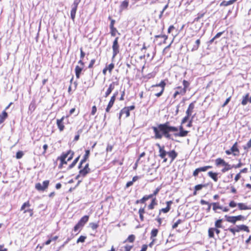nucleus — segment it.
<instances>
[{
  "label": "nucleus",
  "mask_w": 251,
  "mask_h": 251,
  "mask_svg": "<svg viewBox=\"0 0 251 251\" xmlns=\"http://www.w3.org/2000/svg\"><path fill=\"white\" fill-rule=\"evenodd\" d=\"M151 128L154 133V138L160 139L163 136L168 139L171 138V135L169 133L173 132V126L170 125L169 122L152 126Z\"/></svg>",
  "instance_id": "f257e3e1"
},
{
  "label": "nucleus",
  "mask_w": 251,
  "mask_h": 251,
  "mask_svg": "<svg viewBox=\"0 0 251 251\" xmlns=\"http://www.w3.org/2000/svg\"><path fill=\"white\" fill-rule=\"evenodd\" d=\"M225 218L227 222L233 224H235L236 222L238 221H244L246 219V218L241 215L235 216H230L226 215L225 216Z\"/></svg>",
  "instance_id": "f03ea898"
},
{
  "label": "nucleus",
  "mask_w": 251,
  "mask_h": 251,
  "mask_svg": "<svg viewBox=\"0 0 251 251\" xmlns=\"http://www.w3.org/2000/svg\"><path fill=\"white\" fill-rule=\"evenodd\" d=\"M178 131V129L177 127L174 126V136L175 137L180 136V137H185L187 135L188 133V131L185 130L184 129L183 126L181 125L179 126V132L176 133V132Z\"/></svg>",
  "instance_id": "7ed1b4c3"
},
{
  "label": "nucleus",
  "mask_w": 251,
  "mask_h": 251,
  "mask_svg": "<svg viewBox=\"0 0 251 251\" xmlns=\"http://www.w3.org/2000/svg\"><path fill=\"white\" fill-rule=\"evenodd\" d=\"M159 156L161 158L164 159L163 162H166L167 158H165V156L167 154H168V156L171 158V162L173 161V150L170 151L169 152H167L163 149V148H160L159 150Z\"/></svg>",
  "instance_id": "20e7f679"
},
{
  "label": "nucleus",
  "mask_w": 251,
  "mask_h": 251,
  "mask_svg": "<svg viewBox=\"0 0 251 251\" xmlns=\"http://www.w3.org/2000/svg\"><path fill=\"white\" fill-rule=\"evenodd\" d=\"M118 40L119 37H117L114 39L113 45H112V50H113V56L112 58H114L115 57V56L117 55L118 53L119 52V45L118 43Z\"/></svg>",
  "instance_id": "39448f33"
},
{
  "label": "nucleus",
  "mask_w": 251,
  "mask_h": 251,
  "mask_svg": "<svg viewBox=\"0 0 251 251\" xmlns=\"http://www.w3.org/2000/svg\"><path fill=\"white\" fill-rule=\"evenodd\" d=\"M50 181L49 180H45L43 182V185L40 183H37L35 184V188L40 191H44L48 188Z\"/></svg>",
  "instance_id": "423d86ee"
},
{
  "label": "nucleus",
  "mask_w": 251,
  "mask_h": 251,
  "mask_svg": "<svg viewBox=\"0 0 251 251\" xmlns=\"http://www.w3.org/2000/svg\"><path fill=\"white\" fill-rule=\"evenodd\" d=\"M118 85V82L115 81V82H112L109 85V87L106 91L105 95L104 97L105 98H107L112 92V91L114 90L115 88V85Z\"/></svg>",
  "instance_id": "0eeeda50"
},
{
  "label": "nucleus",
  "mask_w": 251,
  "mask_h": 251,
  "mask_svg": "<svg viewBox=\"0 0 251 251\" xmlns=\"http://www.w3.org/2000/svg\"><path fill=\"white\" fill-rule=\"evenodd\" d=\"M165 85H166V83H165V81L162 80L161 81V82L159 83V84H157L155 85L152 86L153 87H160L161 88V91L159 93H157L155 94V95L156 97H159L162 95Z\"/></svg>",
  "instance_id": "6e6552de"
},
{
  "label": "nucleus",
  "mask_w": 251,
  "mask_h": 251,
  "mask_svg": "<svg viewBox=\"0 0 251 251\" xmlns=\"http://www.w3.org/2000/svg\"><path fill=\"white\" fill-rule=\"evenodd\" d=\"M219 175H221V174L220 173L213 172L212 171H209L207 173L208 176L212 179L214 182L218 181Z\"/></svg>",
  "instance_id": "1a4fd4ad"
},
{
  "label": "nucleus",
  "mask_w": 251,
  "mask_h": 251,
  "mask_svg": "<svg viewBox=\"0 0 251 251\" xmlns=\"http://www.w3.org/2000/svg\"><path fill=\"white\" fill-rule=\"evenodd\" d=\"M237 232H240V231H245L247 232H250V230L249 227L245 225H236L235 226Z\"/></svg>",
  "instance_id": "9d476101"
},
{
  "label": "nucleus",
  "mask_w": 251,
  "mask_h": 251,
  "mask_svg": "<svg viewBox=\"0 0 251 251\" xmlns=\"http://www.w3.org/2000/svg\"><path fill=\"white\" fill-rule=\"evenodd\" d=\"M186 93V90L185 88H182V87H177L176 88V90L174 93V98H175L177 95H183Z\"/></svg>",
  "instance_id": "9b49d317"
},
{
  "label": "nucleus",
  "mask_w": 251,
  "mask_h": 251,
  "mask_svg": "<svg viewBox=\"0 0 251 251\" xmlns=\"http://www.w3.org/2000/svg\"><path fill=\"white\" fill-rule=\"evenodd\" d=\"M150 199H152L151 196L150 195H145L140 200H137L135 201V204H138L139 203H145L147 201L149 200Z\"/></svg>",
  "instance_id": "f8f14e48"
},
{
  "label": "nucleus",
  "mask_w": 251,
  "mask_h": 251,
  "mask_svg": "<svg viewBox=\"0 0 251 251\" xmlns=\"http://www.w3.org/2000/svg\"><path fill=\"white\" fill-rule=\"evenodd\" d=\"M64 119V117L63 116L61 119H57L56 121L57 127L60 131H63L64 129V126L63 123Z\"/></svg>",
  "instance_id": "ddd939ff"
},
{
  "label": "nucleus",
  "mask_w": 251,
  "mask_h": 251,
  "mask_svg": "<svg viewBox=\"0 0 251 251\" xmlns=\"http://www.w3.org/2000/svg\"><path fill=\"white\" fill-rule=\"evenodd\" d=\"M89 216L88 215H85L83 216L78 222L79 225L81 226H84L85 224L88 221Z\"/></svg>",
  "instance_id": "4468645a"
},
{
  "label": "nucleus",
  "mask_w": 251,
  "mask_h": 251,
  "mask_svg": "<svg viewBox=\"0 0 251 251\" xmlns=\"http://www.w3.org/2000/svg\"><path fill=\"white\" fill-rule=\"evenodd\" d=\"M72 9L71 11V18L72 20L74 21L75 17V14L77 9V6L75 5L74 4H72Z\"/></svg>",
  "instance_id": "2eb2a0df"
},
{
  "label": "nucleus",
  "mask_w": 251,
  "mask_h": 251,
  "mask_svg": "<svg viewBox=\"0 0 251 251\" xmlns=\"http://www.w3.org/2000/svg\"><path fill=\"white\" fill-rule=\"evenodd\" d=\"M215 165L217 167L224 166L227 162H226L224 159L221 158H217L215 161Z\"/></svg>",
  "instance_id": "dca6fc26"
},
{
  "label": "nucleus",
  "mask_w": 251,
  "mask_h": 251,
  "mask_svg": "<svg viewBox=\"0 0 251 251\" xmlns=\"http://www.w3.org/2000/svg\"><path fill=\"white\" fill-rule=\"evenodd\" d=\"M196 103V101H194L191 102L186 110V114L188 115H192V112L193 111L194 108H195V103Z\"/></svg>",
  "instance_id": "f3484780"
},
{
  "label": "nucleus",
  "mask_w": 251,
  "mask_h": 251,
  "mask_svg": "<svg viewBox=\"0 0 251 251\" xmlns=\"http://www.w3.org/2000/svg\"><path fill=\"white\" fill-rule=\"evenodd\" d=\"M231 151L234 155H237L239 153V150L238 148L237 142H235L231 148Z\"/></svg>",
  "instance_id": "a211bd4d"
},
{
  "label": "nucleus",
  "mask_w": 251,
  "mask_h": 251,
  "mask_svg": "<svg viewBox=\"0 0 251 251\" xmlns=\"http://www.w3.org/2000/svg\"><path fill=\"white\" fill-rule=\"evenodd\" d=\"M212 206H213V210L215 213H220V211H218V209H222L223 206L220 205L219 202H212Z\"/></svg>",
  "instance_id": "6ab92c4d"
},
{
  "label": "nucleus",
  "mask_w": 251,
  "mask_h": 251,
  "mask_svg": "<svg viewBox=\"0 0 251 251\" xmlns=\"http://www.w3.org/2000/svg\"><path fill=\"white\" fill-rule=\"evenodd\" d=\"M123 114H126V117L127 118L130 116V111L126 107L123 108L119 113V119H121V116Z\"/></svg>",
  "instance_id": "aec40b11"
},
{
  "label": "nucleus",
  "mask_w": 251,
  "mask_h": 251,
  "mask_svg": "<svg viewBox=\"0 0 251 251\" xmlns=\"http://www.w3.org/2000/svg\"><path fill=\"white\" fill-rule=\"evenodd\" d=\"M90 172L91 171H89L84 167L81 169L78 172L79 175H81V177H85L87 175V174H89Z\"/></svg>",
  "instance_id": "412c9836"
},
{
  "label": "nucleus",
  "mask_w": 251,
  "mask_h": 251,
  "mask_svg": "<svg viewBox=\"0 0 251 251\" xmlns=\"http://www.w3.org/2000/svg\"><path fill=\"white\" fill-rule=\"evenodd\" d=\"M83 67H80L78 65L75 66V71L76 77L77 79L80 78V75H81L82 71L83 70Z\"/></svg>",
  "instance_id": "4be33fe9"
},
{
  "label": "nucleus",
  "mask_w": 251,
  "mask_h": 251,
  "mask_svg": "<svg viewBox=\"0 0 251 251\" xmlns=\"http://www.w3.org/2000/svg\"><path fill=\"white\" fill-rule=\"evenodd\" d=\"M8 117V113L3 110L2 112L0 114V125L4 122V121Z\"/></svg>",
  "instance_id": "5701e85b"
},
{
  "label": "nucleus",
  "mask_w": 251,
  "mask_h": 251,
  "mask_svg": "<svg viewBox=\"0 0 251 251\" xmlns=\"http://www.w3.org/2000/svg\"><path fill=\"white\" fill-rule=\"evenodd\" d=\"M248 102H249V94L247 93L245 96H243L241 104L243 105H246Z\"/></svg>",
  "instance_id": "b1692460"
},
{
  "label": "nucleus",
  "mask_w": 251,
  "mask_h": 251,
  "mask_svg": "<svg viewBox=\"0 0 251 251\" xmlns=\"http://www.w3.org/2000/svg\"><path fill=\"white\" fill-rule=\"evenodd\" d=\"M200 43H201L200 39H197L195 41V44L193 45V47L191 49V51H194L197 50L200 46Z\"/></svg>",
  "instance_id": "393cba45"
},
{
  "label": "nucleus",
  "mask_w": 251,
  "mask_h": 251,
  "mask_svg": "<svg viewBox=\"0 0 251 251\" xmlns=\"http://www.w3.org/2000/svg\"><path fill=\"white\" fill-rule=\"evenodd\" d=\"M156 199L155 198H152L151 203L148 205L149 209H153L155 205H157Z\"/></svg>",
  "instance_id": "a878e982"
},
{
  "label": "nucleus",
  "mask_w": 251,
  "mask_h": 251,
  "mask_svg": "<svg viewBox=\"0 0 251 251\" xmlns=\"http://www.w3.org/2000/svg\"><path fill=\"white\" fill-rule=\"evenodd\" d=\"M238 208L240 210H248V209H251V207L250 206H248L245 204L244 203H238L237 204Z\"/></svg>",
  "instance_id": "bb28decb"
},
{
  "label": "nucleus",
  "mask_w": 251,
  "mask_h": 251,
  "mask_svg": "<svg viewBox=\"0 0 251 251\" xmlns=\"http://www.w3.org/2000/svg\"><path fill=\"white\" fill-rule=\"evenodd\" d=\"M172 44H173V40L171 41V43L169 45H168L167 47H166L163 51V53L164 55H166L167 57H171V53L169 54V55H167V53L168 52V51L171 46Z\"/></svg>",
  "instance_id": "cd10ccee"
},
{
  "label": "nucleus",
  "mask_w": 251,
  "mask_h": 251,
  "mask_svg": "<svg viewBox=\"0 0 251 251\" xmlns=\"http://www.w3.org/2000/svg\"><path fill=\"white\" fill-rule=\"evenodd\" d=\"M223 219H219L215 221V226L216 228H223V226L222 225V222H223Z\"/></svg>",
  "instance_id": "c85d7f7f"
},
{
  "label": "nucleus",
  "mask_w": 251,
  "mask_h": 251,
  "mask_svg": "<svg viewBox=\"0 0 251 251\" xmlns=\"http://www.w3.org/2000/svg\"><path fill=\"white\" fill-rule=\"evenodd\" d=\"M128 1L127 0H125L123 1L120 5V10L122 11L125 9L127 8L128 6Z\"/></svg>",
  "instance_id": "c756f323"
},
{
  "label": "nucleus",
  "mask_w": 251,
  "mask_h": 251,
  "mask_svg": "<svg viewBox=\"0 0 251 251\" xmlns=\"http://www.w3.org/2000/svg\"><path fill=\"white\" fill-rule=\"evenodd\" d=\"M90 150H86L85 151V154L84 155V156H83V158L81 160H82V161H84L85 162L88 160L90 155Z\"/></svg>",
  "instance_id": "7c9ffc66"
},
{
  "label": "nucleus",
  "mask_w": 251,
  "mask_h": 251,
  "mask_svg": "<svg viewBox=\"0 0 251 251\" xmlns=\"http://www.w3.org/2000/svg\"><path fill=\"white\" fill-rule=\"evenodd\" d=\"M79 157H80V156H78V157H77L74 160L73 162L69 166L68 168V170H70L75 167V166L76 165V164L78 161V160L79 159Z\"/></svg>",
  "instance_id": "2f4dec72"
},
{
  "label": "nucleus",
  "mask_w": 251,
  "mask_h": 251,
  "mask_svg": "<svg viewBox=\"0 0 251 251\" xmlns=\"http://www.w3.org/2000/svg\"><path fill=\"white\" fill-rule=\"evenodd\" d=\"M237 0H230L229 1H223L220 3V6H226L228 5H229L230 4H232L235 1H236Z\"/></svg>",
  "instance_id": "473e14b6"
},
{
  "label": "nucleus",
  "mask_w": 251,
  "mask_h": 251,
  "mask_svg": "<svg viewBox=\"0 0 251 251\" xmlns=\"http://www.w3.org/2000/svg\"><path fill=\"white\" fill-rule=\"evenodd\" d=\"M224 166L225 167L221 170V172L223 173H224L231 169V165L229 164L228 163H226V164Z\"/></svg>",
  "instance_id": "72a5a7b5"
},
{
  "label": "nucleus",
  "mask_w": 251,
  "mask_h": 251,
  "mask_svg": "<svg viewBox=\"0 0 251 251\" xmlns=\"http://www.w3.org/2000/svg\"><path fill=\"white\" fill-rule=\"evenodd\" d=\"M208 183L204 184H198L195 186V189H196V191H200V190H201L202 189V188L206 187L208 185Z\"/></svg>",
  "instance_id": "f704fd0d"
},
{
  "label": "nucleus",
  "mask_w": 251,
  "mask_h": 251,
  "mask_svg": "<svg viewBox=\"0 0 251 251\" xmlns=\"http://www.w3.org/2000/svg\"><path fill=\"white\" fill-rule=\"evenodd\" d=\"M135 237L134 235L131 234V235L128 236V237H127L126 240L124 242V243H125V242H127V241H128L129 242H130V243H133L134 241V240H135Z\"/></svg>",
  "instance_id": "c9c22d12"
},
{
  "label": "nucleus",
  "mask_w": 251,
  "mask_h": 251,
  "mask_svg": "<svg viewBox=\"0 0 251 251\" xmlns=\"http://www.w3.org/2000/svg\"><path fill=\"white\" fill-rule=\"evenodd\" d=\"M214 227H210L208 229V236L209 238H214Z\"/></svg>",
  "instance_id": "e433bc0d"
},
{
  "label": "nucleus",
  "mask_w": 251,
  "mask_h": 251,
  "mask_svg": "<svg viewBox=\"0 0 251 251\" xmlns=\"http://www.w3.org/2000/svg\"><path fill=\"white\" fill-rule=\"evenodd\" d=\"M36 108L35 102L34 101H32L29 106V110L31 112H33Z\"/></svg>",
  "instance_id": "4c0bfd02"
},
{
  "label": "nucleus",
  "mask_w": 251,
  "mask_h": 251,
  "mask_svg": "<svg viewBox=\"0 0 251 251\" xmlns=\"http://www.w3.org/2000/svg\"><path fill=\"white\" fill-rule=\"evenodd\" d=\"M110 34L112 36H115L116 33L117 32L119 35L120 34L119 32H118L117 28L116 27L110 28Z\"/></svg>",
  "instance_id": "58836bf2"
},
{
  "label": "nucleus",
  "mask_w": 251,
  "mask_h": 251,
  "mask_svg": "<svg viewBox=\"0 0 251 251\" xmlns=\"http://www.w3.org/2000/svg\"><path fill=\"white\" fill-rule=\"evenodd\" d=\"M30 206V203H29V201H28L25 202H24L23 203V204L22 205L21 208V210H25V208L26 207H28Z\"/></svg>",
  "instance_id": "ea45409f"
},
{
  "label": "nucleus",
  "mask_w": 251,
  "mask_h": 251,
  "mask_svg": "<svg viewBox=\"0 0 251 251\" xmlns=\"http://www.w3.org/2000/svg\"><path fill=\"white\" fill-rule=\"evenodd\" d=\"M158 232V230L156 228H153L151 231V238L155 237L157 236Z\"/></svg>",
  "instance_id": "a19ab883"
},
{
  "label": "nucleus",
  "mask_w": 251,
  "mask_h": 251,
  "mask_svg": "<svg viewBox=\"0 0 251 251\" xmlns=\"http://www.w3.org/2000/svg\"><path fill=\"white\" fill-rule=\"evenodd\" d=\"M170 210V207H169V206H166L165 208H162L159 210V215H160L161 212H163L164 213H166L168 212Z\"/></svg>",
  "instance_id": "79ce46f5"
},
{
  "label": "nucleus",
  "mask_w": 251,
  "mask_h": 251,
  "mask_svg": "<svg viewBox=\"0 0 251 251\" xmlns=\"http://www.w3.org/2000/svg\"><path fill=\"white\" fill-rule=\"evenodd\" d=\"M87 237L85 236L81 235L77 240L76 243H83L85 242V239H86Z\"/></svg>",
  "instance_id": "37998d69"
},
{
  "label": "nucleus",
  "mask_w": 251,
  "mask_h": 251,
  "mask_svg": "<svg viewBox=\"0 0 251 251\" xmlns=\"http://www.w3.org/2000/svg\"><path fill=\"white\" fill-rule=\"evenodd\" d=\"M24 155V153L23 151H19L16 153V157L18 159H21V158H22V157Z\"/></svg>",
  "instance_id": "c03bdc74"
},
{
  "label": "nucleus",
  "mask_w": 251,
  "mask_h": 251,
  "mask_svg": "<svg viewBox=\"0 0 251 251\" xmlns=\"http://www.w3.org/2000/svg\"><path fill=\"white\" fill-rule=\"evenodd\" d=\"M89 226L93 230H95L99 227V224L95 223H90Z\"/></svg>",
  "instance_id": "a18cd8bd"
},
{
  "label": "nucleus",
  "mask_w": 251,
  "mask_h": 251,
  "mask_svg": "<svg viewBox=\"0 0 251 251\" xmlns=\"http://www.w3.org/2000/svg\"><path fill=\"white\" fill-rule=\"evenodd\" d=\"M72 152V151L71 150H69L68 151H67V152H63L62 153V154H61V155L60 156H59V158H66L69 155H70V154L71 153V152Z\"/></svg>",
  "instance_id": "49530a36"
},
{
  "label": "nucleus",
  "mask_w": 251,
  "mask_h": 251,
  "mask_svg": "<svg viewBox=\"0 0 251 251\" xmlns=\"http://www.w3.org/2000/svg\"><path fill=\"white\" fill-rule=\"evenodd\" d=\"M105 68L107 69V70L109 71L110 73H111L114 68V64L113 63H111V64H109L107 66H106Z\"/></svg>",
  "instance_id": "de8ad7c7"
},
{
  "label": "nucleus",
  "mask_w": 251,
  "mask_h": 251,
  "mask_svg": "<svg viewBox=\"0 0 251 251\" xmlns=\"http://www.w3.org/2000/svg\"><path fill=\"white\" fill-rule=\"evenodd\" d=\"M225 230H228L230 231L234 235H235V233L237 232V230L236 227H229L227 229H225Z\"/></svg>",
  "instance_id": "09e8293b"
},
{
  "label": "nucleus",
  "mask_w": 251,
  "mask_h": 251,
  "mask_svg": "<svg viewBox=\"0 0 251 251\" xmlns=\"http://www.w3.org/2000/svg\"><path fill=\"white\" fill-rule=\"evenodd\" d=\"M251 148V138L248 142L247 144L245 146H243V148L245 150H248L249 149H250Z\"/></svg>",
  "instance_id": "8fccbe9b"
},
{
  "label": "nucleus",
  "mask_w": 251,
  "mask_h": 251,
  "mask_svg": "<svg viewBox=\"0 0 251 251\" xmlns=\"http://www.w3.org/2000/svg\"><path fill=\"white\" fill-rule=\"evenodd\" d=\"M83 227V226H80V225H79V223H77L75 226L74 227L73 230L75 232L77 231L79 229H81Z\"/></svg>",
  "instance_id": "3c124183"
},
{
  "label": "nucleus",
  "mask_w": 251,
  "mask_h": 251,
  "mask_svg": "<svg viewBox=\"0 0 251 251\" xmlns=\"http://www.w3.org/2000/svg\"><path fill=\"white\" fill-rule=\"evenodd\" d=\"M190 116L191 115H188L186 114V115L182 119L181 121V124H184L186 123L189 120Z\"/></svg>",
  "instance_id": "603ef678"
},
{
  "label": "nucleus",
  "mask_w": 251,
  "mask_h": 251,
  "mask_svg": "<svg viewBox=\"0 0 251 251\" xmlns=\"http://www.w3.org/2000/svg\"><path fill=\"white\" fill-rule=\"evenodd\" d=\"M108 19L110 20V24L109 25V28H113L114 27V24L115 23V20L111 19L110 16H109Z\"/></svg>",
  "instance_id": "864d4df0"
},
{
  "label": "nucleus",
  "mask_w": 251,
  "mask_h": 251,
  "mask_svg": "<svg viewBox=\"0 0 251 251\" xmlns=\"http://www.w3.org/2000/svg\"><path fill=\"white\" fill-rule=\"evenodd\" d=\"M155 38H156V39L159 38H163V43H165V41L167 39V36H166L165 35H158L155 36Z\"/></svg>",
  "instance_id": "5fc2aeb1"
},
{
  "label": "nucleus",
  "mask_w": 251,
  "mask_h": 251,
  "mask_svg": "<svg viewBox=\"0 0 251 251\" xmlns=\"http://www.w3.org/2000/svg\"><path fill=\"white\" fill-rule=\"evenodd\" d=\"M160 190V187H157L153 192V193L151 194H150L151 196H152V198H154V197H155L159 192Z\"/></svg>",
  "instance_id": "6e6d98bb"
},
{
  "label": "nucleus",
  "mask_w": 251,
  "mask_h": 251,
  "mask_svg": "<svg viewBox=\"0 0 251 251\" xmlns=\"http://www.w3.org/2000/svg\"><path fill=\"white\" fill-rule=\"evenodd\" d=\"M189 85H190V83L188 81H187V80H183V88H185V90H186V88L189 87Z\"/></svg>",
  "instance_id": "4d7b16f0"
},
{
  "label": "nucleus",
  "mask_w": 251,
  "mask_h": 251,
  "mask_svg": "<svg viewBox=\"0 0 251 251\" xmlns=\"http://www.w3.org/2000/svg\"><path fill=\"white\" fill-rule=\"evenodd\" d=\"M116 99L115 97H111V99H110V101H109V103H108V105L111 106H113L114 103V102L116 100Z\"/></svg>",
  "instance_id": "13d9d810"
},
{
  "label": "nucleus",
  "mask_w": 251,
  "mask_h": 251,
  "mask_svg": "<svg viewBox=\"0 0 251 251\" xmlns=\"http://www.w3.org/2000/svg\"><path fill=\"white\" fill-rule=\"evenodd\" d=\"M146 206V204H145L144 207H141L138 211L139 214H144L145 213V207Z\"/></svg>",
  "instance_id": "bf43d9fd"
},
{
  "label": "nucleus",
  "mask_w": 251,
  "mask_h": 251,
  "mask_svg": "<svg viewBox=\"0 0 251 251\" xmlns=\"http://www.w3.org/2000/svg\"><path fill=\"white\" fill-rule=\"evenodd\" d=\"M57 160H59L62 164H66L67 161H66V158H59V156L57 158Z\"/></svg>",
  "instance_id": "052dcab7"
},
{
  "label": "nucleus",
  "mask_w": 251,
  "mask_h": 251,
  "mask_svg": "<svg viewBox=\"0 0 251 251\" xmlns=\"http://www.w3.org/2000/svg\"><path fill=\"white\" fill-rule=\"evenodd\" d=\"M26 212L29 213V216L30 217H32L33 214V209H28L26 210H25V211H24V213H25Z\"/></svg>",
  "instance_id": "680f3d73"
},
{
  "label": "nucleus",
  "mask_w": 251,
  "mask_h": 251,
  "mask_svg": "<svg viewBox=\"0 0 251 251\" xmlns=\"http://www.w3.org/2000/svg\"><path fill=\"white\" fill-rule=\"evenodd\" d=\"M237 205V204L234 201H231L229 203V206L232 208L236 207Z\"/></svg>",
  "instance_id": "e2e57ef3"
},
{
  "label": "nucleus",
  "mask_w": 251,
  "mask_h": 251,
  "mask_svg": "<svg viewBox=\"0 0 251 251\" xmlns=\"http://www.w3.org/2000/svg\"><path fill=\"white\" fill-rule=\"evenodd\" d=\"M113 146L111 145H110L109 144H107V148H106V151H112Z\"/></svg>",
  "instance_id": "0e129e2a"
},
{
  "label": "nucleus",
  "mask_w": 251,
  "mask_h": 251,
  "mask_svg": "<svg viewBox=\"0 0 251 251\" xmlns=\"http://www.w3.org/2000/svg\"><path fill=\"white\" fill-rule=\"evenodd\" d=\"M95 62H96V60L95 59H92L89 64L88 68H89V69L92 68L93 67L94 64H95Z\"/></svg>",
  "instance_id": "69168bd1"
},
{
  "label": "nucleus",
  "mask_w": 251,
  "mask_h": 251,
  "mask_svg": "<svg viewBox=\"0 0 251 251\" xmlns=\"http://www.w3.org/2000/svg\"><path fill=\"white\" fill-rule=\"evenodd\" d=\"M182 222V220L178 219L174 224V229L177 227L178 225Z\"/></svg>",
  "instance_id": "338daca9"
},
{
  "label": "nucleus",
  "mask_w": 251,
  "mask_h": 251,
  "mask_svg": "<svg viewBox=\"0 0 251 251\" xmlns=\"http://www.w3.org/2000/svg\"><path fill=\"white\" fill-rule=\"evenodd\" d=\"M133 248V246H130L126 245L125 246V251H130L131 249Z\"/></svg>",
  "instance_id": "774afa93"
}]
</instances>
